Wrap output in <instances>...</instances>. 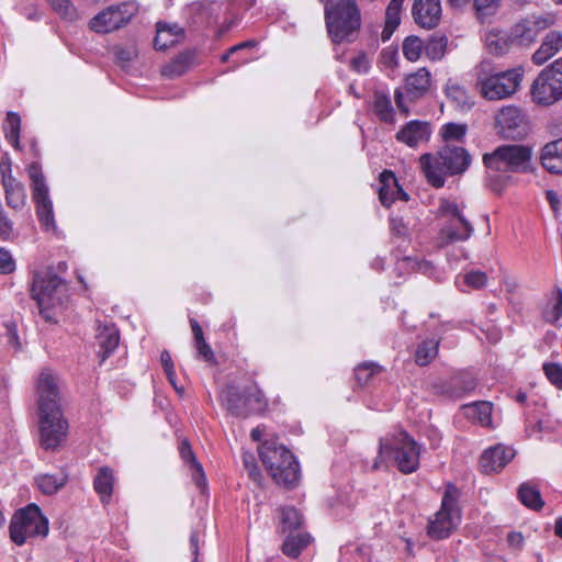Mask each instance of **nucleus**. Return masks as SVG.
Returning <instances> with one entry per match:
<instances>
[{
  "label": "nucleus",
  "mask_w": 562,
  "mask_h": 562,
  "mask_svg": "<svg viewBox=\"0 0 562 562\" xmlns=\"http://www.w3.org/2000/svg\"><path fill=\"white\" fill-rule=\"evenodd\" d=\"M475 386L476 381L472 375L461 374L452 378L443 392L450 397L459 398L473 391Z\"/></svg>",
  "instance_id": "obj_32"
},
{
  "label": "nucleus",
  "mask_w": 562,
  "mask_h": 562,
  "mask_svg": "<svg viewBox=\"0 0 562 562\" xmlns=\"http://www.w3.org/2000/svg\"><path fill=\"white\" fill-rule=\"evenodd\" d=\"M404 0H391L385 12V26L382 31V40L387 41L401 22V10Z\"/></svg>",
  "instance_id": "obj_33"
},
{
  "label": "nucleus",
  "mask_w": 562,
  "mask_h": 562,
  "mask_svg": "<svg viewBox=\"0 0 562 562\" xmlns=\"http://www.w3.org/2000/svg\"><path fill=\"white\" fill-rule=\"evenodd\" d=\"M402 263L412 269H416L417 271L424 274L430 273V271L432 270L431 263L425 260L405 258Z\"/></svg>",
  "instance_id": "obj_56"
},
{
  "label": "nucleus",
  "mask_w": 562,
  "mask_h": 562,
  "mask_svg": "<svg viewBox=\"0 0 562 562\" xmlns=\"http://www.w3.org/2000/svg\"><path fill=\"white\" fill-rule=\"evenodd\" d=\"M381 188L379 199L384 206H390L395 201L396 178L392 171L384 170L380 176Z\"/></svg>",
  "instance_id": "obj_35"
},
{
  "label": "nucleus",
  "mask_w": 562,
  "mask_h": 562,
  "mask_svg": "<svg viewBox=\"0 0 562 562\" xmlns=\"http://www.w3.org/2000/svg\"><path fill=\"white\" fill-rule=\"evenodd\" d=\"M156 27L157 34L154 40V45L158 50H165L178 44L184 37V31L178 24L158 22Z\"/></svg>",
  "instance_id": "obj_24"
},
{
  "label": "nucleus",
  "mask_w": 562,
  "mask_h": 562,
  "mask_svg": "<svg viewBox=\"0 0 562 562\" xmlns=\"http://www.w3.org/2000/svg\"><path fill=\"white\" fill-rule=\"evenodd\" d=\"M179 449L182 460L190 465L192 480L200 490H204L206 487L205 473L202 464L196 460L190 443L183 440Z\"/></svg>",
  "instance_id": "obj_28"
},
{
  "label": "nucleus",
  "mask_w": 562,
  "mask_h": 562,
  "mask_svg": "<svg viewBox=\"0 0 562 562\" xmlns=\"http://www.w3.org/2000/svg\"><path fill=\"white\" fill-rule=\"evenodd\" d=\"M501 0H474V8L480 18L493 14L499 5Z\"/></svg>",
  "instance_id": "obj_50"
},
{
  "label": "nucleus",
  "mask_w": 562,
  "mask_h": 562,
  "mask_svg": "<svg viewBox=\"0 0 562 562\" xmlns=\"http://www.w3.org/2000/svg\"><path fill=\"white\" fill-rule=\"evenodd\" d=\"M430 72L426 68H419L417 71L407 76L405 80V91L411 99H417L425 94L430 87Z\"/></svg>",
  "instance_id": "obj_26"
},
{
  "label": "nucleus",
  "mask_w": 562,
  "mask_h": 562,
  "mask_svg": "<svg viewBox=\"0 0 562 562\" xmlns=\"http://www.w3.org/2000/svg\"><path fill=\"white\" fill-rule=\"evenodd\" d=\"M524 70L520 67L494 72L488 61L475 68L476 86L487 100H502L514 94L520 86Z\"/></svg>",
  "instance_id": "obj_4"
},
{
  "label": "nucleus",
  "mask_w": 562,
  "mask_h": 562,
  "mask_svg": "<svg viewBox=\"0 0 562 562\" xmlns=\"http://www.w3.org/2000/svg\"><path fill=\"white\" fill-rule=\"evenodd\" d=\"M10 537L12 541L22 546L29 538L48 533V520L42 515L35 504H30L14 514L10 522Z\"/></svg>",
  "instance_id": "obj_10"
},
{
  "label": "nucleus",
  "mask_w": 562,
  "mask_h": 562,
  "mask_svg": "<svg viewBox=\"0 0 562 562\" xmlns=\"http://www.w3.org/2000/svg\"><path fill=\"white\" fill-rule=\"evenodd\" d=\"M518 497L520 502L529 508L539 510L543 507V501L540 492L528 483H524L519 486Z\"/></svg>",
  "instance_id": "obj_41"
},
{
  "label": "nucleus",
  "mask_w": 562,
  "mask_h": 562,
  "mask_svg": "<svg viewBox=\"0 0 562 562\" xmlns=\"http://www.w3.org/2000/svg\"><path fill=\"white\" fill-rule=\"evenodd\" d=\"M220 401L231 415L240 418L262 413L268 405L267 398L256 382L241 389L234 384L226 385L221 392Z\"/></svg>",
  "instance_id": "obj_7"
},
{
  "label": "nucleus",
  "mask_w": 562,
  "mask_h": 562,
  "mask_svg": "<svg viewBox=\"0 0 562 562\" xmlns=\"http://www.w3.org/2000/svg\"><path fill=\"white\" fill-rule=\"evenodd\" d=\"M7 205L13 210H21L26 202V193L24 186L14 177H8L7 181L2 183Z\"/></svg>",
  "instance_id": "obj_29"
},
{
  "label": "nucleus",
  "mask_w": 562,
  "mask_h": 562,
  "mask_svg": "<svg viewBox=\"0 0 562 562\" xmlns=\"http://www.w3.org/2000/svg\"><path fill=\"white\" fill-rule=\"evenodd\" d=\"M95 340L99 346V356L103 362L117 348L120 342V331L112 323H97Z\"/></svg>",
  "instance_id": "obj_20"
},
{
  "label": "nucleus",
  "mask_w": 562,
  "mask_h": 562,
  "mask_svg": "<svg viewBox=\"0 0 562 562\" xmlns=\"http://www.w3.org/2000/svg\"><path fill=\"white\" fill-rule=\"evenodd\" d=\"M382 59L389 67H395L397 65L398 54L396 49L387 48L382 52Z\"/></svg>",
  "instance_id": "obj_60"
},
{
  "label": "nucleus",
  "mask_w": 562,
  "mask_h": 562,
  "mask_svg": "<svg viewBox=\"0 0 562 562\" xmlns=\"http://www.w3.org/2000/svg\"><path fill=\"white\" fill-rule=\"evenodd\" d=\"M319 1L325 3L326 26L333 42L346 41L359 30L361 16L355 0H338L330 5L327 0Z\"/></svg>",
  "instance_id": "obj_8"
},
{
  "label": "nucleus",
  "mask_w": 562,
  "mask_h": 562,
  "mask_svg": "<svg viewBox=\"0 0 562 562\" xmlns=\"http://www.w3.org/2000/svg\"><path fill=\"white\" fill-rule=\"evenodd\" d=\"M507 542L510 547L520 548L524 542V537L520 532H509L507 536Z\"/></svg>",
  "instance_id": "obj_64"
},
{
  "label": "nucleus",
  "mask_w": 562,
  "mask_h": 562,
  "mask_svg": "<svg viewBox=\"0 0 562 562\" xmlns=\"http://www.w3.org/2000/svg\"><path fill=\"white\" fill-rule=\"evenodd\" d=\"M439 341L426 339L420 342L415 352V361L418 366H427L438 353Z\"/></svg>",
  "instance_id": "obj_42"
},
{
  "label": "nucleus",
  "mask_w": 562,
  "mask_h": 562,
  "mask_svg": "<svg viewBox=\"0 0 562 562\" xmlns=\"http://www.w3.org/2000/svg\"><path fill=\"white\" fill-rule=\"evenodd\" d=\"M540 164L550 173H562V138L547 143L540 153Z\"/></svg>",
  "instance_id": "obj_23"
},
{
  "label": "nucleus",
  "mask_w": 562,
  "mask_h": 562,
  "mask_svg": "<svg viewBox=\"0 0 562 562\" xmlns=\"http://www.w3.org/2000/svg\"><path fill=\"white\" fill-rule=\"evenodd\" d=\"M555 23L553 14L529 15L516 23L510 31V37L519 45L528 46L535 42L538 34Z\"/></svg>",
  "instance_id": "obj_16"
},
{
  "label": "nucleus",
  "mask_w": 562,
  "mask_h": 562,
  "mask_svg": "<svg viewBox=\"0 0 562 562\" xmlns=\"http://www.w3.org/2000/svg\"><path fill=\"white\" fill-rule=\"evenodd\" d=\"M562 48V33L559 31L549 32L543 38L540 47L533 53L532 61L536 65H543Z\"/></svg>",
  "instance_id": "obj_25"
},
{
  "label": "nucleus",
  "mask_w": 562,
  "mask_h": 562,
  "mask_svg": "<svg viewBox=\"0 0 562 562\" xmlns=\"http://www.w3.org/2000/svg\"><path fill=\"white\" fill-rule=\"evenodd\" d=\"M515 456L512 448L496 445L483 452L480 465L484 473L501 471Z\"/></svg>",
  "instance_id": "obj_19"
},
{
  "label": "nucleus",
  "mask_w": 562,
  "mask_h": 562,
  "mask_svg": "<svg viewBox=\"0 0 562 562\" xmlns=\"http://www.w3.org/2000/svg\"><path fill=\"white\" fill-rule=\"evenodd\" d=\"M31 292L46 321L54 319L53 310L60 307L68 297L66 283L50 270L34 274Z\"/></svg>",
  "instance_id": "obj_6"
},
{
  "label": "nucleus",
  "mask_w": 562,
  "mask_h": 562,
  "mask_svg": "<svg viewBox=\"0 0 562 562\" xmlns=\"http://www.w3.org/2000/svg\"><path fill=\"white\" fill-rule=\"evenodd\" d=\"M391 231L398 235L404 236L407 233V227L401 218H391Z\"/></svg>",
  "instance_id": "obj_62"
},
{
  "label": "nucleus",
  "mask_w": 562,
  "mask_h": 562,
  "mask_svg": "<svg viewBox=\"0 0 562 562\" xmlns=\"http://www.w3.org/2000/svg\"><path fill=\"white\" fill-rule=\"evenodd\" d=\"M459 490L453 484H448L441 501L440 509L429 520L428 535L432 539H445L458 527L461 521V510L458 506Z\"/></svg>",
  "instance_id": "obj_9"
},
{
  "label": "nucleus",
  "mask_w": 562,
  "mask_h": 562,
  "mask_svg": "<svg viewBox=\"0 0 562 562\" xmlns=\"http://www.w3.org/2000/svg\"><path fill=\"white\" fill-rule=\"evenodd\" d=\"M50 8L64 20L74 21L78 12L70 0H45Z\"/></svg>",
  "instance_id": "obj_45"
},
{
  "label": "nucleus",
  "mask_w": 562,
  "mask_h": 562,
  "mask_svg": "<svg viewBox=\"0 0 562 562\" xmlns=\"http://www.w3.org/2000/svg\"><path fill=\"white\" fill-rule=\"evenodd\" d=\"M379 371L380 367L374 363H362L355 369V376L359 384L364 385Z\"/></svg>",
  "instance_id": "obj_49"
},
{
  "label": "nucleus",
  "mask_w": 562,
  "mask_h": 562,
  "mask_svg": "<svg viewBox=\"0 0 562 562\" xmlns=\"http://www.w3.org/2000/svg\"><path fill=\"white\" fill-rule=\"evenodd\" d=\"M431 135L429 123L422 121H411L406 123L396 134V139L409 147H416L422 143L428 142Z\"/></svg>",
  "instance_id": "obj_22"
},
{
  "label": "nucleus",
  "mask_w": 562,
  "mask_h": 562,
  "mask_svg": "<svg viewBox=\"0 0 562 562\" xmlns=\"http://www.w3.org/2000/svg\"><path fill=\"white\" fill-rule=\"evenodd\" d=\"M11 166L12 164L9 155L4 154V156L0 160V173L2 183L7 181L8 177H13Z\"/></svg>",
  "instance_id": "obj_58"
},
{
  "label": "nucleus",
  "mask_w": 562,
  "mask_h": 562,
  "mask_svg": "<svg viewBox=\"0 0 562 562\" xmlns=\"http://www.w3.org/2000/svg\"><path fill=\"white\" fill-rule=\"evenodd\" d=\"M442 215L448 216V221H458L459 217H464L459 206L454 202L442 201L440 205Z\"/></svg>",
  "instance_id": "obj_55"
},
{
  "label": "nucleus",
  "mask_w": 562,
  "mask_h": 562,
  "mask_svg": "<svg viewBox=\"0 0 562 562\" xmlns=\"http://www.w3.org/2000/svg\"><path fill=\"white\" fill-rule=\"evenodd\" d=\"M15 270V262L11 254L4 248H0V273L9 274Z\"/></svg>",
  "instance_id": "obj_54"
},
{
  "label": "nucleus",
  "mask_w": 562,
  "mask_h": 562,
  "mask_svg": "<svg viewBox=\"0 0 562 562\" xmlns=\"http://www.w3.org/2000/svg\"><path fill=\"white\" fill-rule=\"evenodd\" d=\"M200 542H201V538H200L199 532L192 531L191 536H190V551H191V554L193 555L192 562H198Z\"/></svg>",
  "instance_id": "obj_59"
},
{
  "label": "nucleus",
  "mask_w": 562,
  "mask_h": 562,
  "mask_svg": "<svg viewBox=\"0 0 562 562\" xmlns=\"http://www.w3.org/2000/svg\"><path fill=\"white\" fill-rule=\"evenodd\" d=\"M496 123L505 137H515L521 134L520 128L525 124V115L516 106H505L497 114Z\"/></svg>",
  "instance_id": "obj_21"
},
{
  "label": "nucleus",
  "mask_w": 562,
  "mask_h": 562,
  "mask_svg": "<svg viewBox=\"0 0 562 562\" xmlns=\"http://www.w3.org/2000/svg\"><path fill=\"white\" fill-rule=\"evenodd\" d=\"M115 54L121 61H131L136 57V50L133 47L117 48Z\"/></svg>",
  "instance_id": "obj_61"
},
{
  "label": "nucleus",
  "mask_w": 562,
  "mask_h": 562,
  "mask_svg": "<svg viewBox=\"0 0 562 562\" xmlns=\"http://www.w3.org/2000/svg\"><path fill=\"white\" fill-rule=\"evenodd\" d=\"M448 38L443 34H434L429 37L426 44H424V49L426 56L431 60H440L447 49Z\"/></svg>",
  "instance_id": "obj_39"
},
{
  "label": "nucleus",
  "mask_w": 562,
  "mask_h": 562,
  "mask_svg": "<svg viewBox=\"0 0 562 562\" xmlns=\"http://www.w3.org/2000/svg\"><path fill=\"white\" fill-rule=\"evenodd\" d=\"M419 454L418 443L406 431L401 430L391 440H380L379 454L372 469H380L386 458H393L397 469L404 474H409L418 469Z\"/></svg>",
  "instance_id": "obj_5"
},
{
  "label": "nucleus",
  "mask_w": 562,
  "mask_h": 562,
  "mask_svg": "<svg viewBox=\"0 0 562 562\" xmlns=\"http://www.w3.org/2000/svg\"><path fill=\"white\" fill-rule=\"evenodd\" d=\"M514 41L510 34L507 35L505 32L492 30L486 34L485 46L490 54L495 56L505 55Z\"/></svg>",
  "instance_id": "obj_31"
},
{
  "label": "nucleus",
  "mask_w": 562,
  "mask_h": 562,
  "mask_svg": "<svg viewBox=\"0 0 562 562\" xmlns=\"http://www.w3.org/2000/svg\"><path fill=\"white\" fill-rule=\"evenodd\" d=\"M259 456L277 484L293 488L300 480V465L292 452L274 439L259 446Z\"/></svg>",
  "instance_id": "obj_3"
},
{
  "label": "nucleus",
  "mask_w": 562,
  "mask_h": 562,
  "mask_svg": "<svg viewBox=\"0 0 562 562\" xmlns=\"http://www.w3.org/2000/svg\"><path fill=\"white\" fill-rule=\"evenodd\" d=\"M465 124L447 123L441 127V136L446 142L461 140L467 134Z\"/></svg>",
  "instance_id": "obj_47"
},
{
  "label": "nucleus",
  "mask_w": 562,
  "mask_h": 562,
  "mask_svg": "<svg viewBox=\"0 0 562 562\" xmlns=\"http://www.w3.org/2000/svg\"><path fill=\"white\" fill-rule=\"evenodd\" d=\"M543 371L548 380L555 386L562 389V367L557 363H544Z\"/></svg>",
  "instance_id": "obj_51"
},
{
  "label": "nucleus",
  "mask_w": 562,
  "mask_h": 562,
  "mask_svg": "<svg viewBox=\"0 0 562 562\" xmlns=\"http://www.w3.org/2000/svg\"><path fill=\"white\" fill-rule=\"evenodd\" d=\"M373 111L384 123H392L394 121V109L391 99L384 93L376 92L374 94Z\"/></svg>",
  "instance_id": "obj_38"
},
{
  "label": "nucleus",
  "mask_w": 562,
  "mask_h": 562,
  "mask_svg": "<svg viewBox=\"0 0 562 562\" xmlns=\"http://www.w3.org/2000/svg\"><path fill=\"white\" fill-rule=\"evenodd\" d=\"M61 385L58 375L49 368H43L35 382L37 412L61 408Z\"/></svg>",
  "instance_id": "obj_14"
},
{
  "label": "nucleus",
  "mask_w": 562,
  "mask_h": 562,
  "mask_svg": "<svg viewBox=\"0 0 562 562\" xmlns=\"http://www.w3.org/2000/svg\"><path fill=\"white\" fill-rule=\"evenodd\" d=\"M424 47V42L418 36L409 35L403 42V55L409 61H417L425 50Z\"/></svg>",
  "instance_id": "obj_43"
},
{
  "label": "nucleus",
  "mask_w": 562,
  "mask_h": 562,
  "mask_svg": "<svg viewBox=\"0 0 562 562\" xmlns=\"http://www.w3.org/2000/svg\"><path fill=\"white\" fill-rule=\"evenodd\" d=\"M419 164L427 181L435 188H441L447 176L463 173L469 168L471 156L462 147L447 145L437 155L420 156Z\"/></svg>",
  "instance_id": "obj_1"
},
{
  "label": "nucleus",
  "mask_w": 562,
  "mask_h": 562,
  "mask_svg": "<svg viewBox=\"0 0 562 562\" xmlns=\"http://www.w3.org/2000/svg\"><path fill=\"white\" fill-rule=\"evenodd\" d=\"M114 473L109 467H101L93 479V488L102 504H109L113 493Z\"/></svg>",
  "instance_id": "obj_27"
},
{
  "label": "nucleus",
  "mask_w": 562,
  "mask_h": 562,
  "mask_svg": "<svg viewBox=\"0 0 562 562\" xmlns=\"http://www.w3.org/2000/svg\"><path fill=\"white\" fill-rule=\"evenodd\" d=\"M543 318L550 324H558L562 316V290L558 288L546 304L543 312Z\"/></svg>",
  "instance_id": "obj_40"
},
{
  "label": "nucleus",
  "mask_w": 562,
  "mask_h": 562,
  "mask_svg": "<svg viewBox=\"0 0 562 562\" xmlns=\"http://www.w3.org/2000/svg\"><path fill=\"white\" fill-rule=\"evenodd\" d=\"M531 99L549 106L562 100V57L540 71L530 88Z\"/></svg>",
  "instance_id": "obj_11"
},
{
  "label": "nucleus",
  "mask_w": 562,
  "mask_h": 562,
  "mask_svg": "<svg viewBox=\"0 0 562 562\" xmlns=\"http://www.w3.org/2000/svg\"><path fill=\"white\" fill-rule=\"evenodd\" d=\"M198 355L206 362H214V352L205 339L194 341Z\"/></svg>",
  "instance_id": "obj_57"
},
{
  "label": "nucleus",
  "mask_w": 562,
  "mask_h": 562,
  "mask_svg": "<svg viewBox=\"0 0 562 562\" xmlns=\"http://www.w3.org/2000/svg\"><path fill=\"white\" fill-rule=\"evenodd\" d=\"M68 476L65 473L41 474L35 481L40 491L46 495L57 493L67 483Z\"/></svg>",
  "instance_id": "obj_34"
},
{
  "label": "nucleus",
  "mask_w": 562,
  "mask_h": 562,
  "mask_svg": "<svg viewBox=\"0 0 562 562\" xmlns=\"http://www.w3.org/2000/svg\"><path fill=\"white\" fill-rule=\"evenodd\" d=\"M27 175L31 179L32 195L40 222L46 229H55L53 203L40 164H31L27 168Z\"/></svg>",
  "instance_id": "obj_13"
},
{
  "label": "nucleus",
  "mask_w": 562,
  "mask_h": 562,
  "mask_svg": "<svg viewBox=\"0 0 562 562\" xmlns=\"http://www.w3.org/2000/svg\"><path fill=\"white\" fill-rule=\"evenodd\" d=\"M281 524L283 531L297 529L302 524L301 514L294 507L281 509Z\"/></svg>",
  "instance_id": "obj_46"
},
{
  "label": "nucleus",
  "mask_w": 562,
  "mask_h": 562,
  "mask_svg": "<svg viewBox=\"0 0 562 562\" xmlns=\"http://www.w3.org/2000/svg\"><path fill=\"white\" fill-rule=\"evenodd\" d=\"M547 200L549 201L555 215H558L561 209V200L558 193L552 190L547 191Z\"/></svg>",
  "instance_id": "obj_63"
},
{
  "label": "nucleus",
  "mask_w": 562,
  "mask_h": 562,
  "mask_svg": "<svg viewBox=\"0 0 562 562\" xmlns=\"http://www.w3.org/2000/svg\"><path fill=\"white\" fill-rule=\"evenodd\" d=\"M532 148L528 145L508 144L495 148L483 156L490 178L499 181V187L510 180L509 172L531 170Z\"/></svg>",
  "instance_id": "obj_2"
},
{
  "label": "nucleus",
  "mask_w": 562,
  "mask_h": 562,
  "mask_svg": "<svg viewBox=\"0 0 562 562\" xmlns=\"http://www.w3.org/2000/svg\"><path fill=\"white\" fill-rule=\"evenodd\" d=\"M136 12L137 7L133 2L112 5L97 14L89 25L97 33H109L127 24Z\"/></svg>",
  "instance_id": "obj_15"
},
{
  "label": "nucleus",
  "mask_w": 562,
  "mask_h": 562,
  "mask_svg": "<svg viewBox=\"0 0 562 562\" xmlns=\"http://www.w3.org/2000/svg\"><path fill=\"white\" fill-rule=\"evenodd\" d=\"M473 231V226L465 217H459L458 221H448L440 229L438 245L445 247L450 243L468 240Z\"/></svg>",
  "instance_id": "obj_18"
},
{
  "label": "nucleus",
  "mask_w": 562,
  "mask_h": 562,
  "mask_svg": "<svg viewBox=\"0 0 562 562\" xmlns=\"http://www.w3.org/2000/svg\"><path fill=\"white\" fill-rule=\"evenodd\" d=\"M37 416L41 447L45 450L58 449L66 440L69 428L63 408L40 411Z\"/></svg>",
  "instance_id": "obj_12"
},
{
  "label": "nucleus",
  "mask_w": 562,
  "mask_h": 562,
  "mask_svg": "<svg viewBox=\"0 0 562 562\" xmlns=\"http://www.w3.org/2000/svg\"><path fill=\"white\" fill-rule=\"evenodd\" d=\"M487 277L482 271H471L464 276V282L473 288L481 289L485 285Z\"/></svg>",
  "instance_id": "obj_53"
},
{
  "label": "nucleus",
  "mask_w": 562,
  "mask_h": 562,
  "mask_svg": "<svg viewBox=\"0 0 562 562\" xmlns=\"http://www.w3.org/2000/svg\"><path fill=\"white\" fill-rule=\"evenodd\" d=\"M160 362H161V366L166 372V375H167L169 382L175 386V389H177L176 381H175L176 372L173 370V363H172V359H171L169 351L164 350L160 353Z\"/></svg>",
  "instance_id": "obj_52"
},
{
  "label": "nucleus",
  "mask_w": 562,
  "mask_h": 562,
  "mask_svg": "<svg viewBox=\"0 0 562 562\" xmlns=\"http://www.w3.org/2000/svg\"><path fill=\"white\" fill-rule=\"evenodd\" d=\"M311 542L308 533L290 535L282 544V551L290 558H297L305 547Z\"/></svg>",
  "instance_id": "obj_37"
},
{
  "label": "nucleus",
  "mask_w": 562,
  "mask_h": 562,
  "mask_svg": "<svg viewBox=\"0 0 562 562\" xmlns=\"http://www.w3.org/2000/svg\"><path fill=\"white\" fill-rule=\"evenodd\" d=\"M474 416L483 426H490L492 422V404L490 402H476L470 406Z\"/></svg>",
  "instance_id": "obj_48"
},
{
  "label": "nucleus",
  "mask_w": 562,
  "mask_h": 562,
  "mask_svg": "<svg viewBox=\"0 0 562 562\" xmlns=\"http://www.w3.org/2000/svg\"><path fill=\"white\" fill-rule=\"evenodd\" d=\"M412 13L415 22L424 29H434L441 18L440 0H414Z\"/></svg>",
  "instance_id": "obj_17"
},
{
  "label": "nucleus",
  "mask_w": 562,
  "mask_h": 562,
  "mask_svg": "<svg viewBox=\"0 0 562 562\" xmlns=\"http://www.w3.org/2000/svg\"><path fill=\"white\" fill-rule=\"evenodd\" d=\"M445 91L447 98L454 102L457 106H464L469 104V97L465 89L452 79L447 81Z\"/></svg>",
  "instance_id": "obj_44"
},
{
  "label": "nucleus",
  "mask_w": 562,
  "mask_h": 562,
  "mask_svg": "<svg viewBox=\"0 0 562 562\" xmlns=\"http://www.w3.org/2000/svg\"><path fill=\"white\" fill-rule=\"evenodd\" d=\"M21 119L15 112H8L3 124L4 137L15 148L20 149Z\"/></svg>",
  "instance_id": "obj_36"
},
{
  "label": "nucleus",
  "mask_w": 562,
  "mask_h": 562,
  "mask_svg": "<svg viewBox=\"0 0 562 562\" xmlns=\"http://www.w3.org/2000/svg\"><path fill=\"white\" fill-rule=\"evenodd\" d=\"M193 59L194 52H182L177 55L169 64L162 67L161 75L166 78L179 77L191 67Z\"/></svg>",
  "instance_id": "obj_30"
}]
</instances>
